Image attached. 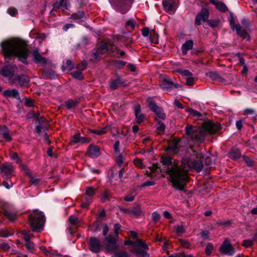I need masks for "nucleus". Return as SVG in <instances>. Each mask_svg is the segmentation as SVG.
<instances>
[{"instance_id": "39", "label": "nucleus", "mask_w": 257, "mask_h": 257, "mask_svg": "<svg viewBox=\"0 0 257 257\" xmlns=\"http://www.w3.org/2000/svg\"><path fill=\"white\" fill-rule=\"evenodd\" d=\"M110 196V192L108 190H106L102 194L101 197V200L103 202H105L109 200Z\"/></svg>"}, {"instance_id": "32", "label": "nucleus", "mask_w": 257, "mask_h": 257, "mask_svg": "<svg viewBox=\"0 0 257 257\" xmlns=\"http://www.w3.org/2000/svg\"><path fill=\"white\" fill-rule=\"evenodd\" d=\"M135 245L146 250L149 249V247L148 245L144 241H142L141 239L139 238H137V240L135 242Z\"/></svg>"}, {"instance_id": "3", "label": "nucleus", "mask_w": 257, "mask_h": 257, "mask_svg": "<svg viewBox=\"0 0 257 257\" xmlns=\"http://www.w3.org/2000/svg\"><path fill=\"white\" fill-rule=\"evenodd\" d=\"M219 130L220 125L218 124L208 121L203 123L202 128L192 124H187L185 126V134L193 141L201 143L207 133L213 134Z\"/></svg>"}, {"instance_id": "45", "label": "nucleus", "mask_w": 257, "mask_h": 257, "mask_svg": "<svg viewBox=\"0 0 257 257\" xmlns=\"http://www.w3.org/2000/svg\"><path fill=\"white\" fill-rule=\"evenodd\" d=\"M69 221L72 225H77L79 222L78 218L73 215H71L69 217Z\"/></svg>"}, {"instance_id": "2", "label": "nucleus", "mask_w": 257, "mask_h": 257, "mask_svg": "<svg viewBox=\"0 0 257 257\" xmlns=\"http://www.w3.org/2000/svg\"><path fill=\"white\" fill-rule=\"evenodd\" d=\"M1 47L5 58L18 57L24 63L27 64L28 49L24 42L19 39H12L3 42Z\"/></svg>"}, {"instance_id": "57", "label": "nucleus", "mask_w": 257, "mask_h": 257, "mask_svg": "<svg viewBox=\"0 0 257 257\" xmlns=\"http://www.w3.org/2000/svg\"><path fill=\"white\" fill-rule=\"evenodd\" d=\"M126 62L122 60H116L114 62V65L116 67L121 68L125 66Z\"/></svg>"}, {"instance_id": "31", "label": "nucleus", "mask_w": 257, "mask_h": 257, "mask_svg": "<svg viewBox=\"0 0 257 257\" xmlns=\"http://www.w3.org/2000/svg\"><path fill=\"white\" fill-rule=\"evenodd\" d=\"M234 30H235L237 34L240 37H245L247 35L246 32L241 28L239 24H237L234 28Z\"/></svg>"}, {"instance_id": "34", "label": "nucleus", "mask_w": 257, "mask_h": 257, "mask_svg": "<svg viewBox=\"0 0 257 257\" xmlns=\"http://www.w3.org/2000/svg\"><path fill=\"white\" fill-rule=\"evenodd\" d=\"M147 102L150 109L154 112H155L160 108L157 106L156 103L150 98L148 99Z\"/></svg>"}, {"instance_id": "63", "label": "nucleus", "mask_w": 257, "mask_h": 257, "mask_svg": "<svg viewBox=\"0 0 257 257\" xmlns=\"http://www.w3.org/2000/svg\"><path fill=\"white\" fill-rule=\"evenodd\" d=\"M27 248L29 250H32L34 249V244L30 241L26 242Z\"/></svg>"}, {"instance_id": "13", "label": "nucleus", "mask_w": 257, "mask_h": 257, "mask_svg": "<svg viewBox=\"0 0 257 257\" xmlns=\"http://www.w3.org/2000/svg\"><path fill=\"white\" fill-rule=\"evenodd\" d=\"M90 140L87 138L81 137L79 134H75L72 136L70 144L72 145L78 143H88L90 142Z\"/></svg>"}, {"instance_id": "20", "label": "nucleus", "mask_w": 257, "mask_h": 257, "mask_svg": "<svg viewBox=\"0 0 257 257\" xmlns=\"http://www.w3.org/2000/svg\"><path fill=\"white\" fill-rule=\"evenodd\" d=\"M102 57L103 55L99 52L97 48L90 54V60L93 62L100 60Z\"/></svg>"}, {"instance_id": "56", "label": "nucleus", "mask_w": 257, "mask_h": 257, "mask_svg": "<svg viewBox=\"0 0 257 257\" xmlns=\"http://www.w3.org/2000/svg\"><path fill=\"white\" fill-rule=\"evenodd\" d=\"M22 234L24 236L23 237L26 242L30 241L31 238L33 237V235L31 236L26 230L22 231Z\"/></svg>"}, {"instance_id": "41", "label": "nucleus", "mask_w": 257, "mask_h": 257, "mask_svg": "<svg viewBox=\"0 0 257 257\" xmlns=\"http://www.w3.org/2000/svg\"><path fill=\"white\" fill-rule=\"evenodd\" d=\"M188 112H189L190 115L196 117L197 118H199L202 116V114L200 112L193 109H189Z\"/></svg>"}, {"instance_id": "24", "label": "nucleus", "mask_w": 257, "mask_h": 257, "mask_svg": "<svg viewBox=\"0 0 257 257\" xmlns=\"http://www.w3.org/2000/svg\"><path fill=\"white\" fill-rule=\"evenodd\" d=\"M173 86L177 88L178 87V85L174 83L173 82L168 80L167 78L164 79V82L162 84V87L163 89L166 90H169L172 88Z\"/></svg>"}, {"instance_id": "54", "label": "nucleus", "mask_w": 257, "mask_h": 257, "mask_svg": "<svg viewBox=\"0 0 257 257\" xmlns=\"http://www.w3.org/2000/svg\"><path fill=\"white\" fill-rule=\"evenodd\" d=\"M105 240L107 242V244H113L115 243V239L112 235H108L106 237Z\"/></svg>"}, {"instance_id": "36", "label": "nucleus", "mask_w": 257, "mask_h": 257, "mask_svg": "<svg viewBox=\"0 0 257 257\" xmlns=\"http://www.w3.org/2000/svg\"><path fill=\"white\" fill-rule=\"evenodd\" d=\"M74 64L71 60H67L63 65V68L65 70H71L74 68Z\"/></svg>"}, {"instance_id": "4", "label": "nucleus", "mask_w": 257, "mask_h": 257, "mask_svg": "<svg viewBox=\"0 0 257 257\" xmlns=\"http://www.w3.org/2000/svg\"><path fill=\"white\" fill-rule=\"evenodd\" d=\"M203 155L198 152H194V154L189 159L185 158L182 162L181 170L185 171L187 175L188 170H194L200 172L203 169Z\"/></svg>"}, {"instance_id": "60", "label": "nucleus", "mask_w": 257, "mask_h": 257, "mask_svg": "<svg viewBox=\"0 0 257 257\" xmlns=\"http://www.w3.org/2000/svg\"><path fill=\"white\" fill-rule=\"evenodd\" d=\"M134 164L136 167L139 168H142L143 167V162L139 159L134 160Z\"/></svg>"}, {"instance_id": "35", "label": "nucleus", "mask_w": 257, "mask_h": 257, "mask_svg": "<svg viewBox=\"0 0 257 257\" xmlns=\"http://www.w3.org/2000/svg\"><path fill=\"white\" fill-rule=\"evenodd\" d=\"M147 102L150 109L154 112H155L160 108L157 106L156 103L150 98L148 99Z\"/></svg>"}, {"instance_id": "9", "label": "nucleus", "mask_w": 257, "mask_h": 257, "mask_svg": "<svg viewBox=\"0 0 257 257\" xmlns=\"http://www.w3.org/2000/svg\"><path fill=\"white\" fill-rule=\"evenodd\" d=\"M89 245L90 250L93 252H98L102 247L99 240L94 237L90 238Z\"/></svg>"}, {"instance_id": "5", "label": "nucleus", "mask_w": 257, "mask_h": 257, "mask_svg": "<svg viewBox=\"0 0 257 257\" xmlns=\"http://www.w3.org/2000/svg\"><path fill=\"white\" fill-rule=\"evenodd\" d=\"M29 221L33 231L39 232L44 226L45 218L43 213L36 211L29 216Z\"/></svg>"}, {"instance_id": "16", "label": "nucleus", "mask_w": 257, "mask_h": 257, "mask_svg": "<svg viewBox=\"0 0 257 257\" xmlns=\"http://www.w3.org/2000/svg\"><path fill=\"white\" fill-rule=\"evenodd\" d=\"M15 72V67L11 65L4 66L1 70L0 73L5 77L11 76Z\"/></svg>"}, {"instance_id": "28", "label": "nucleus", "mask_w": 257, "mask_h": 257, "mask_svg": "<svg viewBox=\"0 0 257 257\" xmlns=\"http://www.w3.org/2000/svg\"><path fill=\"white\" fill-rule=\"evenodd\" d=\"M166 126L161 121L158 120L157 122V134L158 135H162L164 134Z\"/></svg>"}, {"instance_id": "62", "label": "nucleus", "mask_w": 257, "mask_h": 257, "mask_svg": "<svg viewBox=\"0 0 257 257\" xmlns=\"http://www.w3.org/2000/svg\"><path fill=\"white\" fill-rule=\"evenodd\" d=\"M252 244L253 241L251 240H244L242 243V245L246 247H250Z\"/></svg>"}, {"instance_id": "29", "label": "nucleus", "mask_w": 257, "mask_h": 257, "mask_svg": "<svg viewBox=\"0 0 257 257\" xmlns=\"http://www.w3.org/2000/svg\"><path fill=\"white\" fill-rule=\"evenodd\" d=\"M122 83L123 82L122 80L119 78H117L111 81L110 84V87L111 89L114 90L121 86Z\"/></svg>"}, {"instance_id": "21", "label": "nucleus", "mask_w": 257, "mask_h": 257, "mask_svg": "<svg viewBox=\"0 0 257 257\" xmlns=\"http://www.w3.org/2000/svg\"><path fill=\"white\" fill-rule=\"evenodd\" d=\"M0 137L7 141H9L12 139L9 134L8 128L6 125H4L0 128Z\"/></svg>"}, {"instance_id": "40", "label": "nucleus", "mask_w": 257, "mask_h": 257, "mask_svg": "<svg viewBox=\"0 0 257 257\" xmlns=\"http://www.w3.org/2000/svg\"><path fill=\"white\" fill-rule=\"evenodd\" d=\"M213 249V245L211 243H208L206 246L205 252L206 255L209 256L211 254Z\"/></svg>"}, {"instance_id": "49", "label": "nucleus", "mask_w": 257, "mask_h": 257, "mask_svg": "<svg viewBox=\"0 0 257 257\" xmlns=\"http://www.w3.org/2000/svg\"><path fill=\"white\" fill-rule=\"evenodd\" d=\"M87 66V63L86 61H82L78 64L77 66V68L81 71L85 70Z\"/></svg>"}, {"instance_id": "11", "label": "nucleus", "mask_w": 257, "mask_h": 257, "mask_svg": "<svg viewBox=\"0 0 257 257\" xmlns=\"http://www.w3.org/2000/svg\"><path fill=\"white\" fill-rule=\"evenodd\" d=\"M14 171L13 166L8 163L3 164L1 167V173L4 178H8Z\"/></svg>"}, {"instance_id": "64", "label": "nucleus", "mask_w": 257, "mask_h": 257, "mask_svg": "<svg viewBox=\"0 0 257 257\" xmlns=\"http://www.w3.org/2000/svg\"><path fill=\"white\" fill-rule=\"evenodd\" d=\"M194 82V79L192 77H188L186 78V84L188 86H192Z\"/></svg>"}, {"instance_id": "55", "label": "nucleus", "mask_w": 257, "mask_h": 257, "mask_svg": "<svg viewBox=\"0 0 257 257\" xmlns=\"http://www.w3.org/2000/svg\"><path fill=\"white\" fill-rule=\"evenodd\" d=\"M131 212L136 215H140L142 213L141 207L138 206L136 208L132 209Z\"/></svg>"}, {"instance_id": "52", "label": "nucleus", "mask_w": 257, "mask_h": 257, "mask_svg": "<svg viewBox=\"0 0 257 257\" xmlns=\"http://www.w3.org/2000/svg\"><path fill=\"white\" fill-rule=\"evenodd\" d=\"M114 257H129L126 251H118L115 252Z\"/></svg>"}, {"instance_id": "53", "label": "nucleus", "mask_w": 257, "mask_h": 257, "mask_svg": "<svg viewBox=\"0 0 257 257\" xmlns=\"http://www.w3.org/2000/svg\"><path fill=\"white\" fill-rule=\"evenodd\" d=\"M10 157L12 160H15L17 163H19L21 161L18 154L16 153L11 152L10 153Z\"/></svg>"}, {"instance_id": "1", "label": "nucleus", "mask_w": 257, "mask_h": 257, "mask_svg": "<svg viewBox=\"0 0 257 257\" xmlns=\"http://www.w3.org/2000/svg\"><path fill=\"white\" fill-rule=\"evenodd\" d=\"M161 162L163 166L160 169L161 172L169 175V180L174 187L180 190H183L189 180L185 171L181 170V168L170 157L162 156Z\"/></svg>"}, {"instance_id": "38", "label": "nucleus", "mask_w": 257, "mask_h": 257, "mask_svg": "<svg viewBox=\"0 0 257 257\" xmlns=\"http://www.w3.org/2000/svg\"><path fill=\"white\" fill-rule=\"evenodd\" d=\"M71 75L75 78L81 80L83 79L82 72L80 70H77L71 72Z\"/></svg>"}, {"instance_id": "47", "label": "nucleus", "mask_w": 257, "mask_h": 257, "mask_svg": "<svg viewBox=\"0 0 257 257\" xmlns=\"http://www.w3.org/2000/svg\"><path fill=\"white\" fill-rule=\"evenodd\" d=\"M7 13L10 16L12 17H15L18 14V11L15 8L11 7L8 9Z\"/></svg>"}, {"instance_id": "46", "label": "nucleus", "mask_w": 257, "mask_h": 257, "mask_svg": "<svg viewBox=\"0 0 257 257\" xmlns=\"http://www.w3.org/2000/svg\"><path fill=\"white\" fill-rule=\"evenodd\" d=\"M36 132L40 134L41 132H45L47 129V127L44 124H40L36 126Z\"/></svg>"}, {"instance_id": "51", "label": "nucleus", "mask_w": 257, "mask_h": 257, "mask_svg": "<svg viewBox=\"0 0 257 257\" xmlns=\"http://www.w3.org/2000/svg\"><path fill=\"white\" fill-rule=\"evenodd\" d=\"M242 158L243 159V160L245 162L247 166L249 167H252L253 165V161L249 158L248 157L246 156H243Z\"/></svg>"}, {"instance_id": "22", "label": "nucleus", "mask_w": 257, "mask_h": 257, "mask_svg": "<svg viewBox=\"0 0 257 257\" xmlns=\"http://www.w3.org/2000/svg\"><path fill=\"white\" fill-rule=\"evenodd\" d=\"M193 47V42L192 40L186 41L182 45V51L183 55H186L187 52L191 50Z\"/></svg>"}, {"instance_id": "14", "label": "nucleus", "mask_w": 257, "mask_h": 257, "mask_svg": "<svg viewBox=\"0 0 257 257\" xmlns=\"http://www.w3.org/2000/svg\"><path fill=\"white\" fill-rule=\"evenodd\" d=\"M63 7L65 10H68L70 8V3L68 0H59L53 4L52 11H56L57 9Z\"/></svg>"}, {"instance_id": "25", "label": "nucleus", "mask_w": 257, "mask_h": 257, "mask_svg": "<svg viewBox=\"0 0 257 257\" xmlns=\"http://www.w3.org/2000/svg\"><path fill=\"white\" fill-rule=\"evenodd\" d=\"M70 18L77 22H82L84 19V13L82 12H78L72 14Z\"/></svg>"}, {"instance_id": "10", "label": "nucleus", "mask_w": 257, "mask_h": 257, "mask_svg": "<svg viewBox=\"0 0 257 257\" xmlns=\"http://www.w3.org/2000/svg\"><path fill=\"white\" fill-rule=\"evenodd\" d=\"M163 4L165 11L170 14L174 13L177 9L175 0H163Z\"/></svg>"}, {"instance_id": "18", "label": "nucleus", "mask_w": 257, "mask_h": 257, "mask_svg": "<svg viewBox=\"0 0 257 257\" xmlns=\"http://www.w3.org/2000/svg\"><path fill=\"white\" fill-rule=\"evenodd\" d=\"M33 55L34 57V60L37 63H40L42 64H45L47 62L46 59L43 57L39 53L38 50L36 49L33 51Z\"/></svg>"}, {"instance_id": "61", "label": "nucleus", "mask_w": 257, "mask_h": 257, "mask_svg": "<svg viewBox=\"0 0 257 257\" xmlns=\"http://www.w3.org/2000/svg\"><path fill=\"white\" fill-rule=\"evenodd\" d=\"M116 163L119 166H120L123 163V157L121 154H119L118 156L116 158Z\"/></svg>"}, {"instance_id": "15", "label": "nucleus", "mask_w": 257, "mask_h": 257, "mask_svg": "<svg viewBox=\"0 0 257 257\" xmlns=\"http://www.w3.org/2000/svg\"><path fill=\"white\" fill-rule=\"evenodd\" d=\"M3 95L5 97H13L17 99H20L18 91L16 89H8L3 92Z\"/></svg>"}, {"instance_id": "12", "label": "nucleus", "mask_w": 257, "mask_h": 257, "mask_svg": "<svg viewBox=\"0 0 257 257\" xmlns=\"http://www.w3.org/2000/svg\"><path fill=\"white\" fill-rule=\"evenodd\" d=\"M87 153L88 156L92 158H97L100 155L99 147L94 145H91L88 147Z\"/></svg>"}, {"instance_id": "43", "label": "nucleus", "mask_w": 257, "mask_h": 257, "mask_svg": "<svg viewBox=\"0 0 257 257\" xmlns=\"http://www.w3.org/2000/svg\"><path fill=\"white\" fill-rule=\"evenodd\" d=\"M154 112L157 114V116L159 118H160L161 119H165L166 115H165V113L164 112L163 109L161 107Z\"/></svg>"}, {"instance_id": "50", "label": "nucleus", "mask_w": 257, "mask_h": 257, "mask_svg": "<svg viewBox=\"0 0 257 257\" xmlns=\"http://www.w3.org/2000/svg\"><path fill=\"white\" fill-rule=\"evenodd\" d=\"M106 250L108 251H112L116 250L117 246L115 243L113 244H106Z\"/></svg>"}, {"instance_id": "6", "label": "nucleus", "mask_w": 257, "mask_h": 257, "mask_svg": "<svg viewBox=\"0 0 257 257\" xmlns=\"http://www.w3.org/2000/svg\"><path fill=\"white\" fill-rule=\"evenodd\" d=\"M209 12L206 9H202L201 12L196 16L195 23L199 26L202 22H207L208 25L213 28L217 27L219 24V20H208Z\"/></svg>"}, {"instance_id": "26", "label": "nucleus", "mask_w": 257, "mask_h": 257, "mask_svg": "<svg viewBox=\"0 0 257 257\" xmlns=\"http://www.w3.org/2000/svg\"><path fill=\"white\" fill-rule=\"evenodd\" d=\"M241 156V153L238 149H232L229 153V157L233 160L238 159Z\"/></svg>"}, {"instance_id": "59", "label": "nucleus", "mask_w": 257, "mask_h": 257, "mask_svg": "<svg viewBox=\"0 0 257 257\" xmlns=\"http://www.w3.org/2000/svg\"><path fill=\"white\" fill-rule=\"evenodd\" d=\"M175 229L177 233L182 234L185 232L184 227L183 225L177 226L175 227Z\"/></svg>"}, {"instance_id": "8", "label": "nucleus", "mask_w": 257, "mask_h": 257, "mask_svg": "<svg viewBox=\"0 0 257 257\" xmlns=\"http://www.w3.org/2000/svg\"><path fill=\"white\" fill-rule=\"evenodd\" d=\"M221 253L232 256L235 253V249L229 242V240L225 239L220 247Z\"/></svg>"}, {"instance_id": "17", "label": "nucleus", "mask_w": 257, "mask_h": 257, "mask_svg": "<svg viewBox=\"0 0 257 257\" xmlns=\"http://www.w3.org/2000/svg\"><path fill=\"white\" fill-rule=\"evenodd\" d=\"M97 49L103 55L112 50V46L106 42H101Z\"/></svg>"}, {"instance_id": "48", "label": "nucleus", "mask_w": 257, "mask_h": 257, "mask_svg": "<svg viewBox=\"0 0 257 257\" xmlns=\"http://www.w3.org/2000/svg\"><path fill=\"white\" fill-rule=\"evenodd\" d=\"M13 235V233L9 232L7 230L4 229H0V236L2 237H7Z\"/></svg>"}, {"instance_id": "58", "label": "nucleus", "mask_w": 257, "mask_h": 257, "mask_svg": "<svg viewBox=\"0 0 257 257\" xmlns=\"http://www.w3.org/2000/svg\"><path fill=\"white\" fill-rule=\"evenodd\" d=\"M113 149L115 154H119V142L118 141L115 142V143H114L113 145Z\"/></svg>"}, {"instance_id": "7", "label": "nucleus", "mask_w": 257, "mask_h": 257, "mask_svg": "<svg viewBox=\"0 0 257 257\" xmlns=\"http://www.w3.org/2000/svg\"><path fill=\"white\" fill-rule=\"evenodd\" d=\"M9 81L12 84H18L21 87H28L30 79L26 75H15L10 77Z\"/></svg>"}, {"instance_id": "33", "label": "nucleus", "mask_w": 257, "mask_h": 257, "mask_svg": "<svg viewBox=\"0 0 257 257\" xmlns=\"http://www.w3.org/2000/svg\"><path fill=\"white\" fill-rule=\"evenodd\" d=\"M4 215L11 221H14L17 218V214L9 210H5Z\"/></svg>"}, {"instance_id": "37", "label": "nucleus", "mask_w": 257, "mask_h": 257, "mask_svg": "<svg viewBox=\"0 0 257 257\" xmlns=\"http://www.w3.org/2000/svg\"><path fill=\"white\" fill-rule=\"evenodd\" d=\"M245 114H246L248 115H252V118L253 120H256L257 119V114L255 113L254 110L251 108H246L244 110Z\"/></svg>"}, {"instance_id": "44", "label": "nucleus", "mask_w": 257, "mask_h": 257, "mask_svg": "<svg viewBox=\"0 0 257 257\" xmlns=\"http://www.w3.org/2000/svg\"><path fill=\"white\" fill-rule=\"evenodd\" d=\"M84 200L85 201L81 204V207L83 208H86L92 202V199L84 197Z\"/></svg>"}, {"instance_id": "42", "label": "nucleus", "mask_w": 257, "mask_h": 257, "mask_svg": "<svg viewBox=\"0 0 257 257\" xmlns=\"http://www.w3.org/2000/svg\"><path fill=\"white\" fill-rule=\"evenodd\" d=\"M136 25V22L133 19H131L127 20L125 23V26L127 27H130L132 29H134Z\"/></svg>"}, {"instance_id": "19", "label": "nucleus", "mask_w": 257, "mask_h": 257, "mask_svg": "<svg viewBox=\"0 0 257 257\" xmlns=\"http://www.w3.org/2000/svg\"><path fill=\"white\" fill-rule=\"evenodd\" d=\"M135 113L137 121L141 123L144 119V115L141 113V105L137 104L135 106Z\"/></svg>"}, {"instance_id": "27", "label": "nucleus", "mask_w": 257, "mask_h": 257, "mask_svg": "<svg viewBox=\"0 0 257 257\" xmlns=\"http://www.w3.org/2000/svg\"><path fill=\"white\" fill-rule=\"evenodd\" d=\"M78 100L68 99L65 102V106L68 109L75 108L79 103Z\"/></svg>"}, {"instance_id": "23", "label": "nucleus", "mask_w": 257, "mask_h": 257, "mask_svg": "<svg viewBox=\"0 0 257 257\" xmlns=\"http://www.w3.org/2000/svg\"><path fill=\"white\" fill-rule=\"evenodd\" d=\"M211 4L215 5L217 9L221 12H226L227 10L226 6L224 3L216 0H210Z\"/></svg>"}, {"instance_id": "30", "label": "nucleus", "mask_w": 257, "mask_h": 257, "mask_svg": "<svg viewBox=\"0 0 257 257\" xmlns=\"http://www.w3.org/2000/svg\"><path fill=\"white\" fill-rule=\"evenodd\" d=\"M96 189L93 188L92 187H89L86 188L85 191V196L84 197H86L87 198L92 199L93 196L95 194L96 192Z\"/></svg>"}]
</instances>
